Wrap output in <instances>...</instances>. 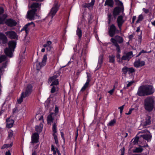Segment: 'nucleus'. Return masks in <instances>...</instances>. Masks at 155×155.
I'll use <instances>...</instances> for the list:
<instances>
[{"mask_svg":"<svg viewBox=\"0 0 155 155\" xmlns=\"http://www.w3.org/2000/svg\"><path fill=\"white\" fill-rule=\"evenodd\" d=\"M143 11L146 14L147 13L149 12V10L148 9H146L144 8H143Z\"/></svg>","mask_w":155,"mask_h":155,"instance_id":"864d4df0","label":"nucleus"},{"mask_svg":"<svg viewBox=\"0 0 155 155\" xmlns=\"http://www.w3.org/2000/svg\"><path fill=\"white\" fill-rule=\"evenodd\" d=\"M58 10V6L57 4H55L50 12L49 15L51 16V18L55 15Z\"/></svg>","mask_w":155,"mask_h":155,"instance_id":"2eb2a0df","label":"nucleus"},{"mask_svg":"<svg viewBox=\"0 0 155 155\" xmlns=\"http://www.w3.org/2000/svg\"><path fill=\"white\" fill-rule=\"evenodd\" d=\"M107 16H108V20L109 21L108 23H110V21L111 20V17H112V15L110 13H108L107 15Z\"/></svg>","mask_w":155,"mask_h":155,"instance_id":"3c124183","label":"nucleus"},{"mask_svg":"<svg viewBox=\"0 0 155 155\" xmlns=\"http://www.w3.org/2000/svg\"><path fill=\"white\" fill-rule=\"evenodd\" d=\"M114 88L113 89L109 91L108 92V93L110 94H112L114 92Z\"/></svg>","mask_w":155,"mask_h":155,"instance_id":"5fc2aeb1","label":"nucleus"},{"mask_svg":"<svg viewBox=\"0 0 155 155\" xmlns=\"http://www.w3.org/2000/svg\"><path fill=\"white\" fill-rule=\"evenodd\" d=\"M52 82L50 85V86H51L53 85H56L57 86V85L58 84V79L55 80L54 81H52Z\"/></svg>","mask_w":155,"mask_h":155,"instance_id":"37998d69","label":"nucleus"},{"mask_svg":"<svg viewBox=\"0 0 155 155\" xmlns=\"http://www.w3.org/2000/svg\"><path fill=\"white\" fill-rule=\"evenodd\" d=\"M5 155H11V153L10 150L7 151L5 153Z\"/></svg>","mask_w":155,"mask_h":155,"instance_id":"0e129e2a","label":"nucleus"},{"mask_svg":"<svg viewBox=\"0 0 155 155\" xmlns=\"http://www.w3.org/2000/svg\"><path fill=\"white\" fill-rule=\"evenodd\" d=\"M141 53H149L151 51H149V52H147L146 51H145L144 50H142L141 51Z\"/></svg>","mask_w":155,"mask_h":155,"instance_id":"680f3d73","label":"nucleus"},{"mask_svg":"<svg viewBox=\"0 0 155 155\" xmlns=\"http://www.w3.org/2000/svg\"><path fill=\"white\" fill-rule=\"evenodd\" d=\"M108 29L109 35L111 37H113L115 34H118L120 31L113 24L109 26Z\"/></svg>","mask_w":155,"mask_h":155,"instance_id":"423d86ee","label":"nucleus"},{"mask_svg":"<svg viewBox=\"0 0 155 155\" xmlns=\"http://www.w3.org/2000/svg\"><path fill=\"white\" fill-rule=\"evenodd\" d=\"M76 34L78 36L79 39L80 40L82 37V31L78 27L76 31Z\"/></svg>","mask_w":155,"mask_h":155,"instance_id":"c756f323","label":"nucleus"},{"mask_svg":"<svg viewBox=\"0 0 155 155\" xmlns=\"http://www.w3.org/2000/svg\"><path fill=\"white\" fill-rule=\"evenodd\" d=\"M6 144H4L2 147L1 148V149H5V148H6Z\"/></svg>","mask_w":155,"mask_h":155,"instance_id":"774afa93","label":"nucleus"},{"mask_svg":"<svg viewBox=\"0 0 155 155\" xmlns=\"http://www.w3.org/2000/svg\"><path fill=\"white\" fill-rule=\"evenodd\" d=\"M133 110V109H130L129 110V111L128 113H126V114L127 115H129L130 114L132 111V110Z\"/></svg>","mask_w":155,"mask_h":155,"instance_id":"4d7b16f0","label":"nucleus"},{"mask_svg":"<svg viewBox=\"0 0 155 155\" xmlns=\"http://www.w3.org/2000/svg\"><path fill=\"white\" fill-rule=\"evenodd\" d=\"M7 17V15L4 14L2 17H0V24H3L5 23V20Z\"/></svg>","mask_w":155,"mask_h":155,"instance_id":"c85d7f7f","label":"nucleus"},{"mask_svg":"<svg viewBox=\"0 0 155 155\" xmlns=\"http://www.w3.org/2000/svg\"><path fill=\"white\" fill-rule=\"evenodd\" d=\"M114 5V1L113 0H106L104 5H108L110 7H112Z\"/></svg>","mask_w":155,"mask_h":155,"instance_id":"bb28decb","label":"nucleus"},{"mask_svg":"<svg viewBox=\"0 0 155 155\" xmlns=\"http://www.w3.org/2000/svg\"><path fill=\"white\" fill-rule=\"evenodd\" d=\"M89 82H90L86 81V83L85 84L84 86L81 89V91H84L86 89V88L88 87Z\"/></svg>","mask_w":155,"mask_h":155,"instance_id":"e433bc0d","label":"nucleus"},{"mask_svg":"<svg viewBox=\"0 0 155 155\" xmlns=\"http://www.w3.org/2000/svg\"><path fill=\"white\" fill-rule=\"evenodd\" d=\"M129 60L132 58L133 56V52L132 51L124 53Z\"/></svg>","mask_w":155,"mask_h":155,"instance_id":"7c9ffc66","label":"nucleus"},{"mask_svg":"<svg viewBox=\"0 0 155 155\" xmlns=\"http://www.w3.org/2000/svg\"><path fill=\"white\" fill-rule=\"evenodd\" d=\"M7 58L6 56L5 55H3L0 57V63L3 61L6 60Z\"/></svg>","mask_w":155,"mask_h":155,"instance_id":"79ce46f5","label":"nucleus"},{"mask_svg":"<svg viewBox=\"0 0 155 155\" xmlns=\"http://www.w3.org/2000/svg\"><path fill=\"white\" fill-rule=\"evenodd\" d=\"M39 139V135L38 133L36 132L33 134L31 136V144L34 146L35 143L38 142Z\"/></svg>","mask_w":155,"mask_h":155,"instance_id":"6e6552de","label":"nucleus"},{"mask_svg":"<svg viewBox=\"0 0 155 155\" xmlns=\"http://www.w3.org/2000/svg\"><path fill=\"white\" fill-rule=\"evenodd\" d=\"M56 116L55 114L54 113H51L49 115H48L47 118V121L48 124H51V122L54 119V118Z\"/></svg>","mask_w":155,"mask_h":155,"instance_id":"dca6fc26","label":"nucleus"},{"mask_svg":"<svg viewBox=\"0 0 155 155\" xmlns=\"http://www.w3.org/2000/svg\"><path fill=\"white\" fill-rule=\"evenodd\" d=\"M155 97H147L144 100V107L145 109L149 112L152 111L155 107Z\"/></svg>","mask_w":155,"mask_h":155,"instance_id":"f03ea898","label":"nucleus"},{"mask_svg":"<svg viewBox=\"0 0 155 155\" xmlns=\"http://www.w3.org/2000/svg\"><path fill=\"white\" fill-rule=\"evenodd\" d=\"M124 105H123L122 106H121L118 107V109H120V114L121 115L122 114V113L123 112V109L124 108Z\"/></svg>","mask_w":155,"mask_h":155,"instance_id":"8fccbe9b","label":"nucleus"},{"mask_svg":"<svg viewBox=\"0 0 155 155\" xmlns=\"http://www.w3.org/2000/svg\"><path fill=\"white\" fill-rule=\"evenodd\" d=\"M43 128V125L40 124L39 126H36L35 127V130L37 132L40 133L42 130Z\"/></svg>","mask_w":155,"mask_h":155,"instance_id":"cd10ccee","label":"nucleus"},{"mask_svg":"<svg viewBox=\"0 0 155 155\" xmlns=\"http://www.w3.org/2000/svg\"><path fill=\"white\" fill-rule=\"evenodd\" d=\"M143 16L141 14V15H140L138 16V17L137 18V19L136 21V23H138L140 21H142L143 20Z\"/></svg>","mask_w":155,"mask_h":155,"instance_id":"58836bf2","label":"nucleus"},{"mask_svg":"<svg viewBox=\"0 0 155 155\" xmlns=\"http://www.w3.org/2000/svg\"><path fill=\"white\" fill-rule=\"evenodd\" d=\"M6 148H8L12 146L13 143H12L10 144H6Z\"/></svg>","mask_w":155,"mask_h":155,"instance_id":"bf43d9fd","label":"nucleus"},{"mask_svg":"<svg viewBox=\"0 0 155 155\" xmlns=\"http://www.w3.org/2000/svg\"><path fill=\"white\" fill-rule=\"evenodd\" d=\"M51 151L55 150L54 146L53 144L51 145Z\"/></svg>","mask_w":155,"mask_h":155,"instance_id":"69168bd1","label":"nucleus"},{"mask_svg":"<svg viewBox=\"0 0 155 155\" xmlns=\"http://www.w3.org/2000/svg\"><path fill=\"white\" fill-rule=\"evenodd\" d=\"M41 6V4H39L37 2L33 3L31 6V8L32 9L34 8L36 9L37 8H40Z\"/></svg>","mask_w":155,"mask_h":155,"instance_id":"a878e982","label":"nucleus"},{"mask_svg":"<svg viewBox=\"0 0 155 155\" xmlns=\"http://www.w3.org/2000/svg\"><path fill=\"white\" fill-rule=\"evenodd\" d=\"M61 137L62 139L64 140V134L63 132H61Z\"/></svg>","mask_w":155,"mask_h":155,"instance_id":"052dcab7","label":"nucleus"},{"mask_svg":"<svg viewBox=\"0 0 155 155\" xmlns=\"http://www.w3.org/2000/svg\"><path fill=\"white\" fill-rule=\"evenodd\" d=\"M59 111V109L57 106H55V110H54V114H55L57 116L58 114V113Z\"/></svg>","mask_w":155,"mask_h":155,"instance_id":"09e8293b","label":"nucleus"},{"mask_svg":"<svg viewBox=\"0 0 155 155\" xmlns=\"http://www.w3.org/2000/svg\"><path fill=\"white\" fill-rule=\"evenodd\" d=\"M16 42L14 41H11L8 43V48L5 49V54L8 57L11 58L13 56V52L15 48Z\"/></svg>","mask_w":155,"mask_h":155,"instance_id":"7ed1b4c3","label":"nucleus"},{"mask_svg":"<svg viewBox=\"0 0 155 155\" xmlns=\"http://www.w3.org/2000/svg\"><path fill=\"white\" fill-rule=\"evenodd\" d=\"M58 75H55L51 77L48 80V82H51L55 80H57L56 79V78L58 77Z\"/></svg>","mask_w":155,"mask_h":155,"instance_id":"c9c22d12","label":"nucleus"},{"mask_svg":"<svg viewBox=\"0 0 155 155\" xmlns=\"http://www.w3.org/2000/svg\"><path fill=\"white\" fill-rule=\"evenodd\" d=\"M51 44L52 42L51 41H47L46 44H44L43 46L48 51H49L51 50L52 48Z\"/></svg>","mask_w":155,"mask_h":155,"instance_id":"412c9836","label":"nucleus"},{"mask_svg":"<svg viewBox=\"0 0 155 155\" xmlns=\"http://www.w3.org/2000/svg\"><path fill=\"white\" fill-rule=\"evenodd\" d=\"M0 41H2V44H5L8 42V38L6 35L0 32Z\"/></svg>","mask_w":155,"mask_h":155,"instance_id":"6ab92c4d","label":"nucleus"},{"mask_svg":"<svg viewBox=\"0 0 155 155\" xmlns=\"http://www.w3.org/2000/svg\"><path fill=\"white\" fill-rule=\"evenodd\" d=\"M122 74L126 75L127 73L130 74H132L135 72V70L133 68H128L127 67H123L122 70Z\"/></svg>","mask_w":155,"mask_h":155,"instance_id":"9b49d317","label":"nucleus"},{"mask_svg":"<svg viewBox=\"0 0 155 155\" xmlns=\"http://www.w3.org/2000/svg\"><path fill=\"white\" fill-rule=\"evenodd\" d=\"M13 131L12 130H10L8 132V139H11L13 136Z\"/></svg>","mask_w":155,"mask_h":155,"instance_id":"a19ab883","label":"nucleus"},{"mask_svg":"<svg viewBox=\"0 0 155 155\" xmlns=\"http://www.w3.org/2000/svg\"><path fill=\"white\" fill-rule=\"evenodd\" d=\"M134 35H131L129 36L128 38L130 40H131L132 39Z\"/></svg>","mask_w":155,"mask_h":155,"instance_id":"e2e57ef3","label":"nucleus"},{"mask_svg":"<svg viewBox=\"0 0 155 155\" xmlns=\"http://www.w3.org/2000/svg\"><path fill=\"white\" fill-rule=\"evenodd\" d=\"M146 132H147L148 133H150V132L147 130H141L137 134L138 135H140V133H144Z\"/></svg>","mask_w":155,"mask_h":155,"instance_id":"de8ad7c7","label":"nucleus"},{"mask_svg":"<svg viewBox=\"0 0 155 155\" xmlns=\"http://www.w3.org/2000/svg\"><path fill=\"white\" fill-rule=\"evenodd\" d=\"M5 23L8 27L11 28H13L17 24V23L15 20L11 18L7 19L5 21Z\"/></svg>","mask_w":155,"mask_h":155,"instance_id":"1a4fd4ad","label":"nucleus"},{"mask_svg":"<svg viewBox=\"0 0 155 155\" xmlns=\"http://www.w3.org/2000/svg\"><path fill=\"white\" fill-rule=\"evenodd\" d=\"M6 122L7 127L8 128H10L13 126L14 120L10 118H8L6 119Z\"/></svg>","mask_w":155,"mask_h":155,"instance_id":"5701e85b","label":"nucleus"},{"mask_svg":"<svg viewBox=\"0 0 155 155\" xmlns=\"http://www.w3.org/2000/svg\"><path fill=\"white\" fill-rule=\"evenodd\" d=\"M123 60H127V61H129V60L125 54H124L121 58V61H122Z\"/></svg>","mask_w":155,"mask_h":155,"instance_id":"49530a36","label":"nucleus"},{"mask_svg":"<svg viewBox=\"0 0 155 155\" xmlns=\"http://www.w3.org/2000/svg\"><path fill=\"white\" fill-rule=\"evenodd\" d=\"M110 41L112 43L113 45L116 47V50L118 53H120V49L118 43L119 44L122 43L124 41L123 38L120 36L117 35L115 36L114 38H111Z\"/></svg>","mask_w":155,"mask_h":155,"instance_id":"20e7f679","label":"nucleus"},{"mask_svg":"<svg viewBox=\"0 0 155 155\" xmlns=\"http://www.w3.org/2000/svg\"><path fill=\"white\" fill-rule=\"evenodd\" d=\"M4 12V10L3 8L2 7H0V15L2 14Z\"/></svg>","mask_w":155,"mask_h":155,"instance_id":"13d9d810","label":"nucleus"},{"mask_svg":"<svg viewBox=\"0 0 155 155\" xmlns=\"http://www.w3.org/2000/svg\"><path fill=\"white\" fill-rule=\"evenodd\" d=\"M142 147L136 148L135 149L133 150V152L137 153L141 152L143 150Z\"/></svg>","mask_w":155,"mask_h":155,"instance_id":"2f4dec72","label":"nucleus"},{"mask_svg":"<svg viewBox=\"0 0 155 155\" xmlns=\"http://www.w3.org/2000/svg\"><path fill=\"white\" fill-rule=\"evenodd\" d=\"M134 81H127V84L126 86H124V89H127L128 88L131 86L132 84L134 83Z\"/></svg>","mask_w":155,"mask_h":155,"instance_id":"f704fd0d","label":"nucleus"},{"mask_svg":"<svg viewBox=\"0 0 155 155\" xmlns=\"http://www.w3.org/2000/svg\"><path fill=\"white\" fill-rule=\"evenodd\" d=\"M145 65V62L144 61H140V59H138L134 63V66L137 68L141 67Z\"/></svg>","mask_w":155,"mask_h":155,"instance_id":"f3484780","label":"nucleus"},{"mask_svg":"<svg viewBox=\"0 0 155 155\" xmlns=\"http://www.w3.org/2000/svg\"><path fill=\"white\" fill-rule=\"evenodd\" d=\"M126 20V19L124 18V16L122 15L119 16L117 18L116 22L120 32L122 30V26Z\"/></svg>","mask_w":155,"mask_h":155,"instance_id":"0eeeda50","label":"nucleus"},{"mask_svg":"<svg viewBox=\"0 0 155 155\" xmlns=\"http://www.w3.org/2000/svg\"><path fill=\"white\" fill-rule=\"evenodd\" d=\"M37 9L34 8L28 11L27 12L26 18L30 20H33L35 19V15Z\"/></svg>","mask_w":155,"mask_h":155,"instance_id":"9d476101","label":"nucleus"},{"mask_svg":"<svg viewBox=\"0 0 155 155\" xmlns=\"http://www.w3.org/2000/svg\"><path fill=\"white\" fill-rule=\"evenodd\" d=\"M151 117L148 115H147L145 120L141 124V125L144 127H146L151 123Z\"/></svg>","mask_w":155,"mask_h":155,"instance_id":"a211bd4d","label":"nucleus"},{"mask_svg":"<svg viewBox=\"0 0 155 155\" xmlns=\"http://www.w3.org/2000/svg\"><path fill=\"white\" fill-rule=\"evenodd\" d=\"M115 56L113 55L109 56V62L111 63H114V62Z\"/></svg>","mask_w":155,"mask_h":155,"instance_id":"ea45409f","label":"nucleus"},{"mask_svg":"<svg viewBox=\"0 0 155 155\" xmlns=\"http://www.w3.org/2000/svg\"><path fill=\"white\" fill-rule=\"evenodd\" d=\"M140 137H142L143 139L147 141L148 142L151 141L152 138V135L150 134H143L139 135Z\"/></svg>","mask_w":155,"mask_h":155,"instance_id":"aec40b11","label":"nucleus"},{"mask_svg":"<svg viewBox=\"0 0 155 155\" xmlns=\"http://www.w3.org/2000/svg\"><path fill=\"white\" fill-rule=\"evenodd\" d=\"M155 90L153 86L148 84L143 85L138 88L137 94L140 97L148 96L152 94Z\"/></svg>","mask_w":155,"mask_h":155,"instance_id":"f257e3e1","label":"nucleus"},{"mask_svg":"<svg viewBox=\"0 0 155 155\" xmlns=\"http://www.w3.org/2000/svg\"><path fill=\"white\" fill-rule=\"evenodd\" d=\"M32 91V85L28 84L25 91L22 93L21 97L17 101L18 103L21 104L22 102L23 98L28 96L31 93Z\"/></svg>","mask_w":155,"mask_h":155,"instance_id":"39448f33","label":"nucleus"},{"mask_svg":"<svg viewBox=\"0 0 155 155\" xmlns=\"http://www.w3.org/2000/svg\"><path fill=\"white\" fill-rule=\"evenodd\" d=\"M52 130L53 132V135L54 137L55 143L57 144L58 143V141L57 136L56 134L57 132V128L56 124L55 123H54L53 125Z\"/></svg>","mask_w":155,"mask_h":155,"instance_id":"4468645a","label":"nucleus"},{"mask_svg":"<svg viewBox=\"0 0 155 155\" xmlns=\"http://www.w3.org/2000/svg\"><path fill=\"white\" fill-rule=\"evenodd\" d=\"M116 120L114 119L110 120L109 123L107 124V126H110L111 127L114 126V124L116 123Z\"/></svg>","mask_w":155,"mask_h":155,"instance_id":"473e14b6","label":"nucleus"},{"mask_svg":"<svg viewBox=\"0 0 155 155\" xmlns=\"http://www.w3.org/2000/svg\"><path fill=\"white\" fill-rule=\"evenodd\" d=\"M95 0H91V2L89 3H84L83 5V6L84 8H92L94 4Z\"/></svg>","mask_w":155,"mask_h":155,"instance_id":"b1692460","label":"nucleus"},{"mask_svg":"<svg viewBox=\"0 0 155 155\" xmlns=\"http://www.w3.org/2000/svg\"><path fill=\"white\" fill-rule=\"evenodd\" d=\"M7 62H5V63H3L2 65L1 68H6V66H7Z\"/></svg>","mask_w":155,"mask_h":155,"instance_id":"6e6d98bb","label":"nucleus"},{"mask_svg":"<svg viewBox=\"0 0 155 155\" xmlns=\"http://www.w3.org/2000/svg\"><path fill=\"white\" fill-rule=\"evenodd\" d=\"M31 24H33L34 26V24L33 22H32L30 23H28L25 25L21 29V31H25L26 34L28 33L29 31V26Z\"/></svg>","mask_w":155,"mask_h":155,"instance_id":"4be33fe9","label":"nucleus"},{"mask_svg":"<svg viewBox=\"0 0 155 155\" xmlns=\"http://www.w3.org/2000/svg\"><path fill=\"white\" fill-rule=\"evenodd\" d=\"M5 34L8 37L11 39H18V35L16 33L13 31H10L5 32Z\"/></svg>","mask_w":155,"mask_h":155,"instance_id":"f8f14e48","label":"nucleus"},{"mask_svg":"<svg viewBox=\"0 0 155 155\" xmlns=\"http://www.w3.org/2000/svg\"><path fill=\"white\" fill-rule=\"evenodd\" d=\"M52 87L51 91V93H54L56 91H58V88L57 86L56 85H53L52 86Z\"/></svg>","mask_w":155,"mask_h":155,"instance_id":"72a5a7b5","label":"nucleus"},{"mask_svg":"<svg viewBox=\"0 0 155 155\" xmlns=\"http://www.w3.org/2000/svg\"><path fill=\"white\" fill-rule=\"evenodd\" d=\"M120 11V8L118 7L115 8L113 11V15L114 17H115L116 16L118 15Z\"/></svg>","mask_w":155,"mask_h":155,"instance_id":"393cba45","label":"nucleus"},{"mask_svg":"<svg viewBox=\"0 0 155 155\" xmlns=\"http://www.w3.org/2000/svg\"><path fill=\"white\" fill-rule=\"evenodd\" d=\"M47 59V55H44L41 62H39L36 65V68L37 70H40L41 67L45 66L46 64V62Z\"/></svg>","mask_w":155,"mask_h":155,"instance_id":"ddd939ff","label":"nucleus"},{"mask_svg":"<svg viewBox=\"0 0 155 155\" xmlns=\"http://www.w3.org/2000/svg\"><path fill=\"white\" fill-rule=\"evenodd\" d=\"M139 137H140L139 136L135 138L134 139V140L133 141V143L134 144H137L139 140Z\"/></svg>","mask_w":155,"mask_h":155,"instance_id":"c03bdc74","label":"nucleus"},{"mask_svg":"<svg viewBox=\"0 0 155 155\" xmlns=\"http://www.w3.org/2000/svg\"><path fill=\"white\" fill-rule=\"evenodd\" d=\"M142 31H141V33L140 35L138 37V40L140 41V43L142 41Z\"/></svg>","mask_w":155,"mask_h":155,"instance_id":"603ef678","label":"nucleus"},{"mask_svg":"<svg viewBox=\"0 0 155 155\" xmlns=\"http://www.w3.org/2000/svg\"><path fill=\"white\" fill-rule=\"evenodd\" d=\"M86 74H87V78L86 81L90 82L91 81V74L88 72H87Z\"/></svg>","mask_w":155,"mask_h":155,"instance_id":"a18cd8bd","label":"nucleus"},{"mask_svg":"<svg viewBox=\"0 0 155 155\" xmlns=\"http://www.w3.org/2000/svg\"><path fill=\"white\" fill-rule=\"evenodd\" d=\"M39 145V144H37V145L36 146H34V148L35 149H37Z\"/></svg>","mask_w":155,"mask_h":155,"instance_id":"338daca9","label":"nucleus"},{"mask_svg":"<svg viewBox=\"0 0 155 155\" xmlns=\"http://www.w3.org/2000/svg\"><path fill=\"white\" fill-rule=\"evenodd\" d=\"M89 82H90L86 81V83L85 84L84 86L81 89V91H84L86 89V88L88 87Z\"/></svg>","mask_w":155,"mask_h":155,"instance_id":"4c0bfd02","label":"nucleus"}]
</instances>
